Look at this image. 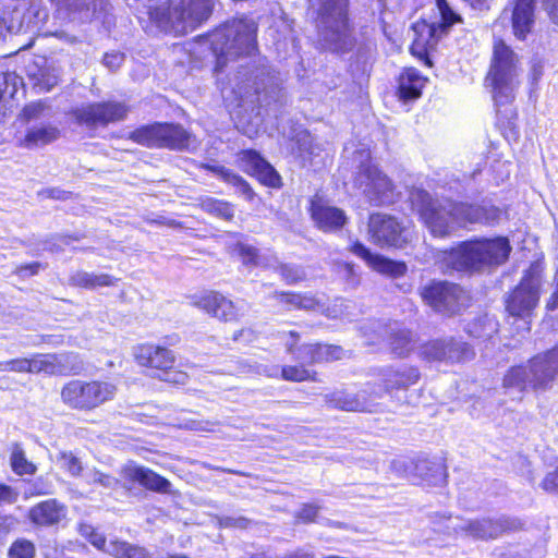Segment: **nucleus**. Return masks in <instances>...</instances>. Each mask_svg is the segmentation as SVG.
Segmentation results:
<instances>
[{
    "mask_svg": "<svg viewBox=\"0 0 558 558\" xmlns=\"http://www.w3.org/2000/svg\"><path fill=\"white\" fill-rule=\"evenodd\" d=\"M13 369L12 372H15V373H31V357L29 359H26V357H19V359H13Z\"/></svg>",
    "mask_w": 558,
    "mask_h": 558,
    "instance_id": "obj_62",
    "label": "nucleus"
},
{
    "mask_svg": "<svg viewBox=\"0 0 558 558\" xmlns=\"http://www.w3.org/2000/svg\"><path fill=\"white\" fill-rule=\"evenodd\" d=\"M312 217L316 226L325 232L340 230L347 223L344 211L338 207L313 204Z\"/></svg>",
    "mask_w": 558,
    "mask_h": 558,
    "instance_id": "obj_28",
    "label": "nucleus"
},
{
    "mask_svg": "<svg viewBox=\"0 0 558 558\" xmlns=\"http://www.w3.org/2000/svg\"><path fill=\"white\" fill-rule=\"evenodd\" d=\"M68 508L57 499H47L33 506L27 514L28 520L36 526H52L66 518Z\"/></svg>",
    "mask_w": 558,
    "mask_h": 558,
    "instance_id": "obj_27",
    "label": "nucleus"
},
{
    "mask_svg": "<svg viewBox=\"0 0 558 558\" xmlns=\"http://www.w3.org/2000/svg\"><path fill=\"white\" fill-rule=\"evenodd\" d=\"M420 379V372L414 366L399 365L388 366L380 372V385L375 386V391L380 395H389L395 398L398 391H404L415 385Z\"/></svg>",
    "mask_w": 558,
    "mask_h": 558,
    "instance_id": "obj_20",
    "label": "nucleus"
},
{
    "mask_svg": "<svg viewBox=\"0 0 558 558\" xmlns=\"http://www.w3.org/2000/svg\"><path fill=\"white\" fill-rule=\"evenodd\" d=\"M116 279L107 274H95L83 270L75 271L70 277V283L76 287L95 289L98 287H109L114 283Z\"/></svg>",
    "mask_w": 558,
    "mask_h": 558,
    "instance_id": "obj_34",
    "label": "nucleus"
},
{
    "mask_svg": "<svg viewBox=\"0 0 558 558\" xmlns=\"http://www.w3.org/2000/svg\"><path fill=\"white\" fill-rule=\"evenodd\" d=\"M456 533H462L475 539H496L505 532L515 530L518 522L505 515L497 518L458 519L451 526Z\"/></svg>",
    "mask_w": 558,
    "mask_h": 558,
    "instance_id": "obj_14",
    "label": "nucleus"
},
{
    "mask_svg": "<svg viewBox=\"0 0 558 558\" xmlns=\"http://www.w3.org/2000/svg\"><path fill=\"white\" fill-rule=\"evenodd\" d=\"M542 267L534 263L526 270L520 284L507 299V310L512 316L527 315L538 302Z\"/></svg>",
    "mask_w": 558,
    "mask_h": 558,
    "instance_id": "obj_13",
    "label": "nucleus"
},
{
    "mask_svg": "<svg viewBox=\"0 0 558 558\" xmlns=\"http://www.w3.org/2000/svg\"><path fill=\"white\" fill-rule=\"evenodd\" d=\"M50 107L46 102L39 100L25 106L22 111V117L25 121L31 122L41 118L50 117Z\"/></svg>",
    "mask_w": 558,
    "mask_h": 558,
    "instance_id": "obj_47",
    "label": "nucleus"
},
{
    "mask_svg": "<svg viewBox=\"0 0 558 558\" xmlns=\"http://www.w3.org/2000/svg\"><path fill=\"white\" fill-rule=\"evenodd\" d=\"M89 542L97 547L98 549H101L106 553V548H108L109 543H107L106 538L102 534L92 531L89 534Z\"/></svg>",
    "mask_w": 558,
    "mask_h": 558,
    "instance_id": "obj_63",
    "label": "nucleus"
},
{
    "mask_svg": "<svg viewBox=\"0 0 558 558\" xmlns=\"http://www.w3.org/2000/svg\"><path fill=\"white\" fill-rule=\"evenodd\" d=\"M27 76L38 92H49L59 82L60 69L44 57H38L26 68Z\"/></svg>",
    "mask_w": 558,
    "mask_h": 558,
    "instance_id": "obj_25",
    "label": "nucleus"
},
{
    "mask_svg": "<svg viewBox=\"0 0 558 558\" xmlns=\"http://www.w3.org/2000/svg\"><path fill=\"white\" fill-rule=\"evenodd\" d=\"M510 251L509 242L505 238L466 241L451 250L448 262L457 270L480 269L502 264Z\"/></svg>",
    "mask_w": 558,
    "mask_h": 558,
    "instance_id": "obj_6",
    "label": "nucleus"
},
{
    "mask_svg": "<svg viewBox=\"0 0 558 558\" xmlns=\"http://www.w3.org/2000/svg\"><path fill=\"white\" fill-rule=\"evenodd\" d=\"M129 108L117 101L95 102L77 108L74 117L87 126H106L126 118Z\"/></svg>",
    "mask_w": 558,
    "mask_h": 558,
    "instance_id": "obj_18",
    "label": "nucleus"
},
{
    "mask_svg": "<svg viewBox=\"0 0 558 558\" xmlns=\"http://www.w3.org/2000/svg\"><path fill=\"white\" fill-rule=\"evenodd\" d=\"M84 476L88 484H98L107 489H116L120 483L118 478L109 474H105L96 469L86 472Z\"/></svg>",
    "mask_w": 558,
    "mask_h": 558,
    "instance_id": "obj_48",
    "label": "nucleus"
},
{
    "mask_svg": "<svg viewBox=\"0 0 558 558\" xmlns=\"http://www.w3.org/2000/svg\"><path fill=\"white\" fill-rule=\"evenodd\" d=\"M58 375H78L85 369V363L78 353L64 352L56 354Z\"/></svg>",
    "mask_w": 558,
    "mask_h": 558,
    "instance_id": "obj_37",
    "label": "nucleus"
},
{
    "mask_svg": "<svg viewBox=\"0 0 558 558\" xmlns=\"http://www.w3.org/2000/svg\"><path fill=\"white\" fill-rule=\"evenodd\" d=\"M318 508L314 505H304L296 517L305 522H311L317 515Z\"/></svg>",
    "mask_w": 558,
    "mask_h": 558,
    "instance_id": "obj_59",
    "label": "nucleus"
},
{
    "mask_svg": "<svg viewBox=\"0 0 558 558\" xmlns=\"http://www.w3.org/2000/svg\"><path fill=\"white\" fill-rule=\"evenodd\" d=\"M558 374V345L546 353L535 355L525 365L511 367L504 376L502 387L509 395L522 399L523 392L545 390Z\"/></svg>",
    "mask_w": 558,
    "mask_h": 558,
    "instance_id": "obj_5",
    "label": "nucleus"
},
{
    "mask_svg": "<svg viewBox=\"0 0 558 558\" xmlns=\"http://www.w3.org/2000/svg\"><path fill=\"white\" fill-rule=\"evenodd\" d=\"M35 556L36 547L26 538L15 539L8 550V558H35Z\"/></svg>",
    "mask_w": 558,
    "mask_h": 558,
    "instance_id": "obj_44",
    "label": "nucleus"
},
{
    "mask_svg": "<svg viewBox=\"0 0 558 558\" xmlns=\"http://www.w3.org/2000/svg\"><path fill=\"white\" fill-rule=\"evenodd\" d=\"M10 464L13 472L17 475H33L37 470L36 465L26 459L24 449L20 444H14L12 446Z\"/></svg>",
    "mask_w": 558,
    "mask_h": 558,
    "instance_id": "obj_40",
    "label": "nucleus"
},
{
    "mask_svg": "<svg viewBox=\"0 0 558 558\" xmlns=\"http://www.w3.org/2000/svg\"><path fill=\"white\" fill-rule=\"evenodd\" d=\"M425 78L416 70H407L399 80L398 93L403 100H414L421 96Z\"/></svg>",
    "mask_w": 558,
    "mask_h": 558,
    "instance_id": "obj_33",
    "label": "nucleus"
},
{
    "mask_svg": "<svg viewBox=\"0 0 558 558\" xmlns=\"http://www.w3.org/2000/svg\"><path fill=\"white\" fill-rule=\"evenodd\" d=\"M120 475L124 481L138 483L141 486L153 492L165 494L169 493L171 488V483L167 478L134 462L123 465Z\"/></svg>",
    "mask_w": 558,
    "mask_h": 558,
    "instance_id": "obj_23",
    "label": "nucleus"
},
{
    "mask_svg": "<svg viewBox=\"0 0 558 558\" xmlns=\"http://www.w3.org/2000/svg\"><path fill=\"white\" fill-rule=\"evenodd\" d=\"M437 7L441 15L440 23L428 24L423 21L414 24L413 31L417 37L411 47L413 53H416V49L434 47L454 23L461 22V17L451 10L446 0H437Z\"/></svg>",
    "mask_w": 558,
    "mask_h": 558,
    "instance_id": "obj_15",
    "label": "nucleus"
},
{
    "mask_svg": "<svg viewBox=\"0 0 558 558\" xmlns=\"http://www.w3.org/2000/svg\"><path fill=\"white\" fill-rule=\"evenodd\" d=\"M423 301L435 312L456 315L469 305V295L460 286L447 281H435L421 289Z\"/></svg>",
    "mask_w": 558,
    "mask_h": 558,
    "instance_id": "obj_12",
    "label": "nucleus"
},
{
    "mask_svg": "<svg viewBox=\"0 0 558 558\" xmlns=\"http://www.w3.org/2000/svg\"><path fill=\"white\" fill-rule=\"evenodd\" d=\"M232 93L239 99V107L269 105L275 100L279 94L278 84L275 76L265 65H253L252 68H244L234 76Z\"/></svg>",
    "mask_w": 558,
    "mask_h": 558,
    "instance_id": "obj_7",
    "label": "nucleus"
},
{
    "mask_svg": "<svg viewBox=\"0 0 558 558\" xmlns=\"http://www.w3.org/2000/svg\"><path fill=\"white\" fill-rule=\"evenodd\" d=\"M257 24L247 17L227 21L210 35V47L217 58V70H222L229 60L252 57L257 50Z\"/></svg>",
    "mask_w": 558,
    "mask_h": 558,
    "instance_id": "obj_4",
    "label": "nucleus"
},
{
    "mask_svg": "<svg viewBox=\"0 0 558 558\" xmlns=\"http://www.w3.org/2000/svg\"><path fill=\"white\" fill-rule=\"evenodd\" d=\"M412 209L434 236L445 238L468 223H494L501 211L494 206L470 205L436 199L424 190L410 193Z\"/></svg>",
    "mask_w": 558,
    "mask_h": 558,
    "instance_id": "obj_1",
    "label": "nucleus"
},
{
    "mask_svg": "<svg viewBox=\"0 0 558 558\" xmlns=\"http://www.w3.org/2000/svg\"><path fill=\"white\" fill-rule=\"evenodd\" d=\"M305 350L313 353L312 356L305 357L307 364L337 361L345 356L344 350L337 345L314 344V348H307Z\"/></svg>",
    "mask_w": 558,
    "mask_h": 558,
    "instance_id": "obj_36",
    "label": "nucleus"
},
{
    "mask_svg": "<svg viewBox=\"0 0 558 558\" xmlns=\"http://www.w3.org/2000/svg\"><path fill=\"white\" fill-rule=\"evenodd\" d=\"M251 520L243 515H222L218 518V525L225 529H240L245 530L250 526Z\"/></svg>",
    "mask_w": 558,
    "mask_h": 558,
    "instance_id": "obj_51",
    "label": "nucleus"
},
{
    "mask_svg": "<svg viewBox=\"0 0 558 558\" xmlns=\"http://www.w3.org/2000/svg\"><path fill=\"white\" fill-rule=\"evenodd\" d=\"M290 337L293 339V342H287L288 351L295 355V359L302 362L303 364H307V360L305 357H310L313 355L312 352L306 351L307 348H314V344H304L300 348H294V342L299 338V335L295 331L289 332Z\"/></svg>",
    "mask_w": 558,
    "mask_h": 558,
    "instance_id": "obj_52",
    "label": "nucleus"
},
{
    "mask_svg": "<svg viewBox=\"0 0 558 558\" xmlns=\"http://www.w3.org/2000/svg\"><path fill=\"white\" fill-rule=\"evenodd\" d=\"M59 136V129L51 123L33 124L27 129L21 146L28 149L45 146L57 141Z\"/></svg>",
    "mask_w": 558,
    "mask_h": 558,
    "instance_id": "obj_29",
    "label": "nucleus"
},
{
    "mask_svg": "<svg viewBox=\"0 0 558 558\" xmlns=\"http://www.w3.org/2000/svg\"><path fill=\"white\" fill-rule=\"evenodd\" d=\"M137 362L147 367L161 371L163 374L162 380L184 385L187 381L185 373L173 369L175 361L174 354L171 350L153 344L140 345L135 352Z\"/></svg>",
    "mask_w": 558,
    "mask_h": 558,
    "instance_id": "obj_16",
    "label": "nucleus"
},
{
    "mask_svg": "<svg viewBox=\"0 0 558 558\" xmlns=\"http://www.w3.org/2000/svg\"><path fill=\"white\" fill-rule=\"evenodd\" d=\"M117 392L111 381L73 379L62 387L61 400L71 409L90 411L113 400Z\"/></svg>",
    "mask_w": 558,
    "mask_h": 558,
    "instance_id": "obj_9",
    "label": "nucleus"
},
{
    "mask_svg": "<svg viewBox=\"0 0 558 558\" xmlns=\"http://www.w3.org/2000/svg\"><path fill=\"white\" fill-rule=\"evenodd\" d=\"M40 267H41V264L38 262H35L32 264L22 265V266L17 267L15 272L22 277L34 276L38 272Z\"/></svg>",
    "mask_w": 558,
    "mask_h": 558,
    "instance_id": "obj_61",
    "label": "nucleus"
},
{
    "mask_svg": "<svg viewBox=\"0 0 558 558\" xmlns=\"http://www.w3.org/2000/svg\"><path fill=\"white\" fill-rule=\"evenodd\" d=\"M489 323V328H488V331H485V332H480L476 330V324H473L472 326H470L469 328V332L476 337V338H488L492 336L493 332L496 331V328H495V325L489 320V319H485Z\"/></svg>",
    "mask_w": 558,
    "mask_h": 558,
    "instance_id": "obj_64",
    "label": "nucleus"
},
{
    "mask_svg": "<svg viewBox=\"0 0 558 558\" xmlns=\"http://www.w3.org/2000/svg\"><path fill=\"white\" fill-rule=\"evenodd\" d=\"M380 395L375 391V385H367L356 393L336 391L325 396L329 407L343 411L372 412L377 405Z\"/></svg>",
    "mask_w": 558,
    "mask_h": 558,
    "instance_id": "obj_21",
    "label": "nucleus"
},
{
    "mask_svg": "<svg viewBox=\"0 0 558 558\" xmlns=\"http://www.w3.org/2000/svg\"><path fill=\"white\" fill-rule=\"evenodd\" d=\"M204 167L220 177L225 182L238 187L239 192L244 195L246 199L251 201L254 197L253 190L240 175L219 165H205Z\"/></svg>",
    "mask_w": 558,
    "mask_h": 558,
    "instance_id": "obj_35",
    "label": "nucleus"
},
{
    "mask_svg": "<svg viewBox=\"0 0 558 558\" xmlns=\"http://www.w3.org/2000/svg\"><path fill=\"white\" fill-rule=\"evenodd\" d=\"M351 251L356 256L363 258L368 265L372 264V262L374 260V258L376 256V254H372L371 251L364 244H362L360 242H355L352 245Z\"/></svg>",
    "mask_w": 558,
    "mask_h": 558,
    "instance_id": "obj_55",
    "label": "nucleus"
},
{
    "mask_svg": "<svg viewBox=\"0 0 558 558\" xmlns=\"http://www.w3.org/2000/svg\"><path fill=\"white\" fill-rule=\"evenodd\" d=\"M550 20L558 25V0H542Z\"/></svg>",
    "mask_w": 558,
    "mask_h": 558,
    "instance_id": "obj_60",
    "label": "nucleus"
},
{
    "mask_svg": "<svg viewBox=\"0 0 558 558\" xmlns=\"http://www.w3.org/2000/svg\"><path fill=\"white\" fill-rule=\"evenodd\" d=\"M151 0H125L131 8H147L150 20L167 33L184 35L211 15L215 0H169L167 5L151 8Z\"/></svg>",
    "mask_w": 558,
    "mask_h": 558,
    "instance_id": "obj_2",
    "label": "nucleus"
},
{
    "mask_svg": "<svg viewBox=\"0 0 558 558\" xmlns=\"http://www.w3.org/2000/svg\"><path fill=\"white\" fill-rule=\"evenodd\" d=\"M368 239L379 245L401 247L407 241L405 228L392 216L373 214L367 225Z\"/></svg>",
    "mask_w": 558,
    "mask_h": 558,
    "instance_id": "obj_17",
    "label": "nucleus"
},
{
    "mask_svg": "<svg viewBox=\"0 0 558 558\" xmlns=\"http://www.w3.org/2000/svg\"><path fill=\"white\" fill-rule=\"evenodd\" d=\"M240 255L242 260L246 265L259 266V267H271L272 265L266 260V257L260 255L258 251L250 245H240Z\"/></svg>",
    "mask_w": 558,
    "mask_h": 558,
    "instance_id": "obj_49",
    "label": "nucleus"
},
{
    "mask_svg": "<svg viewBox=\"0 0 558 558\" xmlns=\"http://www.w3.org/2000/svg\"><path fill=\"white\" fill-rule=\"evenodd\" d=\"M413 465V475L429 484L438 485L445 482L446 471L441 462L428 458H418Z\"/></svg>",
    "mask_w": 558,
    "mask_h": 558,
    "instance_id": "obj_30",
    "label": "nucleus"
},
{
    "mask_svg": "<svg viewBox=\"0 0 558 558\" xmlns=\"http://www.w3.org/2000/svg\"><path fill=\"white\" fill-rule=\"evenodd\" d=\"M502 20H510L515 38L524 40L534 25V0H509Z\"/></svg>",
    "mask_w": 558,
    "mask_h": 558,
    "instance_id": "obj_22",
    "label": "nucleus"
},
{
    "mask_svg": "<svg viewBox=\"0 0 558 558\" xmlns=\"http://www.w3.org/2000/svg\"><path fill=\"white\" fill-rule=\"evenodd\" d=\"M276 271L288 284L299 283L306 278V272L304 269L301 266L293 264H279L276 267Z\"/></svg>",
    "mask_w": 558,
    "mask_h": 558,
    "instance_id": "obj_45",
    "label": "nucleus"
},
{
    "mask_svg": "<svg viewBox=\"0 0 558 558\" xmlns=\"http://www.w3.org/2000/svg\"><path fill=\"white\" fill-rule=\"evenodd\" d=\"M413 335L409 330H398L390 337V348L393 354L405 356L413 349Z\"/></svg>",
    "mask_w": 558,
    "mask_h": 558,
    "instance_id": "obj_41",
    "label": "nucleus"
},
{
    "mask_svg": "<svg viewBox=\"0 0 558 558\" xmlns=\"http://www.w3.org/2000/svg\"><path fill=\"white\" fill-rule=\"evenodd\" d=\"M371 266L378 272L388 275L395 278L401 277L407 271V266L404 263L395 262L388 258H385L380 255H376Z\"/></svg>",
    "mask_w": 558,
    "mask_h": 558,
    "instance_id": "obj_42",
    "label": "nucleus"
},
{
    "mask_svg": "<svg viewBox=\"0 0 558 558\" xmlns=\"http://www.w3.org/2000/svg\"><path fill=\"white\" fill-rule=\"evenodd\" d=\"M217 423L209 421H191L185 424V427L196 432H214Z\"/></svg>",
    "mask_w": 558,
    "mask_h": 558,
    "instance_id": "obj_58",
    "label": "nucleus"
},
{
    "mask_svg": "<svg viewBox=\"0 0 558 558\" xmlns=\"http://www.w3.org/2000/svg\"><path fill=\"white\" fill-rule=\"evenodd\" d=\"M106 553L114 558H151L145 548L120 541H110Z\"/></svg>",
    "mask_w": 558,
    "mask_h": 558,
    "instance_id": "obj_38",
    "label": "nucleus"
},
{
    "mask_svg": "<svg viewBox=\"0 0 558 558\" xmlns=\"http://www.w3.org/2000/svg\"><path fill=\"white\" fill-rule=\"evenodd\" d=\"M349 304L342 299H336L333 304L324 310V314L330 318H340L345 315Z\"/></svg>",
    "mask_w": 558,
    "mask_h": 558,
    "instance_id": "obj_53",
    "label": "nucleus"
},
{
    "mask_svg": "<svg viewBox=\"0 0 558 558\" xmlns=\"http://www.w3.org/2000/svg\"><path fill=\"white\" fill-rule=\"evenodd\" d=\"M59 14L71 20L87 21L98 13L107 12L108 0H54Z\"/></svg>",
    "mask_w": 558,
    "mask_h": 558,
    "instance_id": "obj_26",
    "label": "nucleus"
},
{
    "mask_svg": "<svg viewBox=\"0 0 558 558\" xmlns=\"http://www.w3.org/2000/svg\"><path fill=\"white\" fill-rule=\"evenodd\" d=\"M274 298L288 311H315L320 308L319 301L311 293L275 292Z\"/></svg>",
    "mask_w": 558,
    "mask_h": 558,
    "instance_id": "obj_31",
    "label": "nucleus"
},
{
    "mask_svg": "<svg viewBox=\"0 0 558 558\" xmlns=\"http://www.w3.org/2000/svg\"><path fill=\"white\" fill-rule=\"evenodd\" d=\"M518 58L502 40L494 44L490 70L486 76V85L492 87L493 98L497 107L509 104L514 98L518 85Z\"/></svg>",
    "mask_w": 558,
    "mask_h": 558,
    "instance_id": "obj_8",
    "label": "nucleus"
},
{
    "mask_svg": "<svg viewBox=\"0 0 558 558\" xmlns=\"http://www.w3.org/2000/svg\"><path fill=\"white\" fill-rule=\"evenodd\" d=\"M421 355L427 361L456 363L471 360L474 352L468 343L446 338L425 343L421 349Z\"/></svg>",
    "mask_w": 558,
    "mask_h": 558,
    "instance_id": "obj_19",
    "label": "nucleus"
},
{
    "mask_svg": "<svg viewBox=\"0 0 558 558\" xmlns=\"http://www.w3.org/2000/svg\"><path fill=\"white\" fill-rule=\"evenodd\" d=\"M541 487L547 493L558 494V466L546 474L541 483Z\"/></svg>",
    "mask_w": 558,
    "mask_h": 558,
    "instance_id": "obj_54",
    "label": "nucleus"
},
{
    "mask_svg": "<svg viewBox=\"0 0 558 558\" xmlns=\"http://www.w3.org/2000/svg\"><path fill=\"white\" fill-rule=\"evenodd\" d=\"M318 43L332 52H347L355 44L349 21V0H312Z\"/></svg>",
    "mask_w": 558,
    "mask_h": 558,
    "instance_id": "obj_3",
    "label": "nucleus"
},
{
    "mask_svg": "<svg viewBox=\"0 0 558 558\" xmlns=\"http://www.w3.org/2000/svg\"><path fill=\"white\" fill-rule=\"evenodd\" d=\"M19 493L5 484H0V502L14 504L17 500Z\"/></svg>",
    "mask_w": 558,
    "mask_h": 558,
    "instance_id": "obj_56",
    "label": "nucleus"
},
{
    "mask_svg": "<svg viewBox=\"0 0 558 558\" xmlns=\"http://www.w3.org/2000/svg\"><path fill=\"white\" fill-rule=\"evenodd\" d=\"M123 59H124V56L122 53L112 52V53H106L102 62L108 69L113 71L122 64Z\"/></svg>",
    "mask_w": 558,
    "mask_h": 558,
    "instance_id": "obj_57",
    "label": "nucleus"
},
{
    "mask_svg": "<svg viewBox=\"0 0 558 558\" xmlns=\"http://www.w3.org/2000/svg\"><path fill=\"white\" fill-rule=\"evenodd\" d=\"M201 208L217 218L230 221L234 217L233 206L225 201L207 197L201 202Z\"/></svg>",
    "mask_w": 558,
    "mask_h": 558,
    "instance_id": "obj_39",
    "label": "nucleus"
},
{
    "mask_svg": "<svg viewBox=\"0 0 558 558\" xmlns=\"http://www.w3.org/2000/svg\"><path fill=\"white\" fill-rule=\"evenodd\" d=\"M58 463L60 468L63 469L72 476H81L83 472L82 461L73 454V452L62 451L58 456Z\"/></svg>",
    "mask_w": 558,
    "mask_h": 558,
    "instance_id": "obj_46",
    "label": "nucleus"
},
{
    "mask_svg": "<svg viewBox=\"0 0 558 558\" xmlns=\"http://www.w3.org/2000/svg\"><path fill=\"white\" fill-rule=\"evenodd\" d=\"M31 373L58 375L56 354H34L31 357Z\"/></svg>",
    "mask_w": 558,
    "mask_h": 558,
    "instance_id": "obj_43",
    "label": "nucleus"
},
{
    "mask_svg": "<svg viewBox=\"0 0 558 558\" xmlns=\"http://www.w3.org/2000/svg\"><path fill=\"white\" fill-rule=\"evenodd\" d=\"M193 304L223 322L236 320L240 316L239 308L225 295L217 292H209L196 298Z\"/></svg>",
    "mask_w": 558,
    "mask_h": 558,
    "instance_id": "obj_24",
    "label": "nucleus"
},
{
    "mask_svg": "<svg viewBox=\"0 0 558 558\" xmlns=\"http://www.w3.org/2000/svg\"><path fill=\"white\" fill-rule=\"evenodd\" d=\"M281 376L284 380L289 381L316 380V378L314 377V373L305 368L303 365L283 366L281 369Z\"/></svg>",
    "mask_w": 558,
    "mask_h": 558,
    "instance_id": "obj_50",
    "label": "nucleus"
},
{
    "mask_svg": "<svg viewBox=\"0 0 558 558\" xmlns=\"http://www.w3.org/2000/svg\"><path fill=\"white\" fill-rule=\"evenodd\" d=\"M354 184L363 190L372 205H390L397 198L392 181L371 161L361 162L354 177Z\"/></svg>",
    "mask_w": 558,
    "mask_h": 558,
    "instance_id": "obj_11",
    "label": "nucleus"
},
{
    "mask_svg": "<svg viewBox=\"0 0 558 558\" xmlns=\"http://www.w3.org/2000/svg\"><path fill=\"white\" fill-rule=\"evenodd\" d=\"M244 157L252 166L255 174L266 185L277 187L280 185V175L277 171L256 151H245Z\"/></svg>",
    "mask_w": 558,
    "mask_h": 558,
    "instance_id": "obj_32",
    "label": "nucleus"
},
{
    "mask_svg": "<svg viewBox=\"0 0 558 558\" xmlns=\"http://www.w3.org/2000/svg\"><path fill=\"white\" fill-rule=\"evenodd\" d=\"M135 143L158 148L185 150L195 147V137L179 124L154 123L130 133Z\"/></svg>",
    "mask_w": 558,
    "mask_h": 558,
    "instance_id": "obj_10",
    "label": "nucleus"
}]
</instances>
